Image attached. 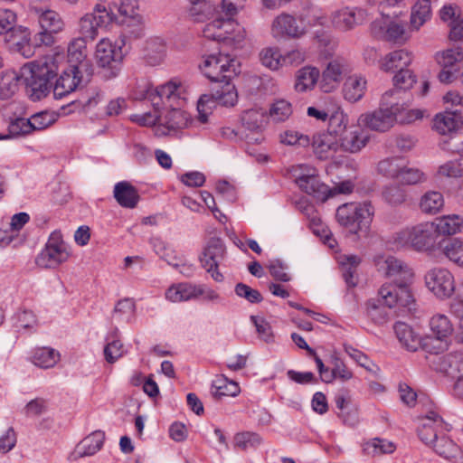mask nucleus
<instances>
[{
  "label": "nucleus",
  "instance_id": "f257e3e1",
  "mask_svg": "<svg viewBox=\"0 0 463 463\" xmlns=\"http://www.w3.org/2000/svg\"><path fill=\"white\" fill-rule=\"evenodd\" d=\"M377 270L391 279L379 289V296L384 304L392 308L397 305L411 309L414 299L410 288L413 281L412 269L394 256L378 257L375 260Z\"/></svg>",
  "mask_w": 463,
  "mask_h": 463
},
{
  "label": "nucleus",
  "instance_id": "f03ea898",
  "mask_svg": "<svg viewBox=\"0 0 463 463\" xmlns=\"http://www.w3.org/2000/svg\"><path fill=\"white\" fill-rule=\"evenodd\" d=\"M397 90H389L385 91L381 99L379 109L370 113L363 114L360 121L368 128L373 131L385 132L391 129L395 122L411 123L423 117L420 109H410L406 111L408 104L404 101L393 100V95L397 94Z\"/></svg>",
  "mask_w": 463,
  "mask_h": 463
},
{
  "label": "nucleus",
  "instance_id": "7ed1b4c3",
  "mask_svg": "<svg viewBox=\"0 0 463 463\" xmlns=\"http://www.w3.org/2000/svg\"><path fill=\"white\" fill-rule=\"evenodd\" d=\"M445 238H439L432 222H420L407 227L393 236V242L397 247H411L417 251L427 252L431 255L439 254L441 244Z\"/></svg>",
  "mask_w": 463,
  "mask_h": 463
},
{
  "label": "nucleus",
  "instance_id": "20e7f679",
  "mask_svg": "<svg viewBox=\"0 0 463 463\" xmlns=\"http://www.w3.org/2000/svg\"><path fill=\"white\" fill-rule=\"evenodd\" d=\"M110 22L114 21L122 27V43L126 40L138 39L145 35V24L139 12L138 0H118L109 6L108 11Z\"/></svg>",
  "mask_w": 463,
  "mask_h": 463
},
{
  "label": "nucleus",
  "instance_id": "39448f33",
  "mask_svg": "<svg viewBox=\"0 0 463 463\" xmlns=\"http://www.w3.org/2000/svg\"><path fill=\"white\" fill-rule=\"evenodd\" d=\"M56 75V65L51 61H36L24 65L21 78L25 84L29 98L37 101L50 92L51 80Z\"/></svg>",
  "mask_w": 463,
  "mask_h": 463
},
{
  "label": "nucleus",
  "instance_id": "423d86ee",
  "mask_svg": "<svg viewBox=\"0 0 463 463\" xmlns=\"http://www.w3.org/2000/svg\"><path fill=\"white\" fill-rule=\"evenodd\" d=\"M373 216L374 207L370 201L344 203L337 208L335 213L338 223L354 234L366 232Z\"/></svg>",
  "mask_w": 463,
  "mask_h": 463
},
{
  "label": "nucleus",
  "instance_id": "0eeeda50",
  "mask_svg": "<svg viewBox=\"0 0 463 463\" xmlns=\"http://www.w3.org/2000/svg\"><path fill=\"white\" fill-rule=\"evenodd\" d=\"M203 35L206 39L237 48L244 41L246 32L233 18L227 16L215 18L206 24L203 29Z\"/></svg>",
  "mask_w": 463,
  "mask_h": 463
},
{
  "label": "nucleus",
  "instance_id": "6e6552de",
  "mask_svg": "<svg viewBox=\"0 0 463 463\" xmlns=\"http://www.w3.org/2000/svg\"><path fill=\"white\" fill-rule=\"evenodd\" d=\"M200 69L213 82L231 80L241 71L240 63L236 59L221 52L203 56Z\"/></svg>",
  "mask_w": 463,
  "mask_h": 463
},
{
  "label": "nucleus",
  "instance_id": "1a4fd4ad",
  "mask_svg": "<svg viewBox=\"0 0 463 463\" xmlns=\"http://www.w3.org/2000/svg\"><path fill=\"white\" fill-rule=\"evenodd\" d=\"M179 84L169 81L164 85L153 89L148 83H145L140 90L136 91V99H149L153 107L158 110L162 107H173L177 105L179 94L177 93Z\"/></svg>",
  "mask_w": 463,
  "mask_h": 463
},
{
  "label": "nucleus",
  "instance_id": "9d476101",
  "mask_svg": "<svg viewBox=\"0 0 463 463\" xmlns=\"http://www.w3.org/2000/svg\"><path fill=\"white\" fill-rule=\"evenodd\" d=\"M70 252L61 234L54 232L51 234L44 249L36 258V264L44 269H55L68 260Z\"/></svg>",
  "mask_w": 463,
  "mask_h": 463
},
{
  "label": "nucleus",
  "instance_id": "9b49d317",
  "mask_svg": "<svg viewBox=\"0 0 463 463\" xmlns=\"http://www.w3.org/2000/svg\"><path fill=\"white\" fill-rule=\"evenodd\" d=\"M371 32L377 39L400 44H404L411 37V31L406 29L405 22L389 18L373 21L371 24Z\"/></svg>",
  "mask_w": 463,
  "mask_h": 463
},
{
  "label": "nucleus",
  "instance_id": "f8f14e48",
  "mask_svg": "<svg viewBox=\"0 0 463 463\" xmlns=\"http://www.w3.org/2000/svg\"><path fill=\"white\" fill-rule=\"evenodd\" d=\"M295 182L307 194L317 200L326 201L330 194L326 184L320 182L315 168L308 165H299L295 170Z\"/></svg>",
  "mask_w": 463,
  "mask_h": 463
},
{
  "label": "nucleus",
  "instance_id": "ddd939ff",
  "mask_svg": "<svg viewBox=\"0 0 463 463\" xmlns=\"http://www.w3.org/2000/svg\"><path fill=\"white\" fill-rule=\"evenodd\" d=\"M270 31L276 39H299L307 33V27L295 16L282 13L272 21Z\"/></svg>",
  "mask_w": 463,
  "mask_h": 463
},
{
  "label": "nucleus",
  "instance_id": "4468645a",
  "mask_svg": "<svg viewBox=\"0 0 463 463\" xmlns=\"http://www.w3.org/2000/svg\"><path fill=\"white\" fill-rule=\"evenodd\" d=\"M110 22L106 6L97 4L93 13L87 14L80 20V37L87 42L94 41L99 35V30Z\"/></svg>",
  "mask_w": 463,
  "mask_h": 463
},
{
  "label": "nucleus",
  "instance_id": "2eb2a0df",
  "mask_svg": "<svg viewBox=\"0 0 463 463\" xmlns=\"http://www.w3.org/2000/svg\"><path fill=\"white\" fill-rule=\"evenodd\" d=\"M224 255L225 247L222 241L218 238H211L200 256L202 267L218 282L223 279L222 274L218 271V265Z\"/></svg>",
  "mask_w": 463,
  "mask_h": 463
},
{
  "label": "nucleus",
  "instance_id": "dca6fc26",
  "mask_svg": "<svg viewBox=\"0 0 463 463\" xmlns=\"http://www.w3.org/2000/svg\"><path fill=\"white\" fill-rule=\"evenodd\" d=\"M425 282L428 288L441 299L450 298L455 291L454 277L446 269H430L425 275Z\"/></svg>",
  "mask_w": 463,
  "mask_h": 463
},
{
  "label": "nucleus",
  "instance_id": "f3484780",
  "mask_svg": "<svg viewBox=\"0 0 463 463\" xmlns=\"http://www.w3.org/2000/svg\"><path fill=\"white\" fill-rule=\"evenodd\" d=\"M367 11L361 7H342L331 14L330 19L334 28L342 32L354 30L367 19Z\"/></svg>",
  "mask_w": 463,
  "mask_h": 463
},
{
  "label": "nucleus",
  "instance_id": "a211bd4d",
  "mask_svg": "<svg viewBox=\"0 0 463 463\" xmlns=\"http://www.w3.org/2000/svg\"><path fill=\"white\" fill-rule=\"evenodd\" d=\"M267 111L263 109H250L242 112L241 121L246 130L257 135V137L246 136L248 142L260 143L263 140L260 132L267 123Z\"/></svg>",
  "mask_w": 463,
  "mask_h": 463
},
{
  "label": "nucleus",
  "instance_id": "6ab92c4d",
  "mask_svg": "<svg viewBox=\"0 0 463 463\" xmlns=\"http://www.w3.org/2000/svg\"><path fill=\"white\" fill-rule=\"evenodd\" d=\"M80 67L71 65L63 71L55 81L53 95L56 99H61L74 91L81 83Z\"/></svg>",
  "mask_w": 463,
  "mask_h": 463
},
{
  "label": "nucleus",
  "instance_id": "aec40b11",
  "mask_svg": "<svg viewBox=\"0 0 463 463\" xmlns=\"http://www.w3.org/2000/svg\"><path fill=\"white\" fill-rule=\"evenodd\" d=\"M369 138V134L360 126L351 125L336 142L344 151L357 153L367 145Z\"/></svg>",
  "mask_w": 463,
  "mask_h": 463
},
{
  "label": "nucleus",
  "instance_id": "412c9836",
  "mask_svg": "<svg viewBox=\"0 0 463 463\" xmlns=\"http://www.w3.org/2000/svg\"><path fill=\"white\" fill-rule=\"evenodd\" d=\"M444 430V421L436 412L430 411L423 419V422L418 429L420 439L428 446L437 441L438 437L442 434Z\"/></svg>",
  "mask_w": 463,
  "mask_h": 463
},
{
  "label": "nucleus",
  "instance_id": "4be33fe9",
  "mask_svg": "<svg viewBox=\"0 0 463 463\" xmlns=\"http://www.w3.org/2000/svg\"><path fill=\"white\" fill-rule=\"evenodd\" d=\"M412 60L413 53L411 52L406 49L394 50L380 60V69L386 72L406 70Z\"/></svg>",
  "mask_w": 463,
  "mask_h": 463
},
{
  "label": "nucleus",
  "instance_id": "5701e85b",
  "mask_svg": "<svg viewBox=\"0 0 463 463\" xmlns=\"http://www.w3.org/2000/svg\"><path fill=\"white\" fill-rule=\"evenodd\" d=\"M96 59L102 67L111 66L113 62H119L122 60L120 47L112 44L111 42L102 39L96 47Z\"/></svg>",
  "mask_w": 463,
  "mask_h": 463
},
{
  "label": "nucleus",
  "instance_id": "b1692460",
  "mask_svg": "<svg viewBox=\"0 0 463 463\" xmlns=\"http://www.w3.org/2000/svg\"><path fill=\"white\" fill-rule=\"evenodd\" d=\"M114 197L120 206L128 209L135 208L139 201L137 188L127 181L115 184Z\"/></svg>",
  "mask_w": 463,
  "mask_h": 463
},
{
  "label": "nucleus",
  "instance_id": "393cba45",
  "mask_svg": "<svg viewBox=\"0 0 463 463\" xmlns=\"http://www.w3.org/2000/svg\"><path fill=\"white\" fill-rule=\"evenodd\" d=\"M439 238H450L460 232L463 225V218L458 214L443 215L433 222Z\"/></svg>",
  "mask_w": 463,
  "mask_h": 463
},
{
  "label": "nucleus",
  "instance_id": "a878e982",
  "mask_svg": "<svg viewBox=\"0 0 463 463\" xmlns=\"http://www.w3.org/2000/svg\"><path fill=\"white\" fill-rule=\"evenodd\" d=\"M203 293L201 287L190 283H179L171 286L165 291V298L172 302L187 301Z\"/></svg>",
  "mask_w": 463,
  "mask_h": 463
},
{
  "label": "nucleus",
  "instance_id": "bb28decb",
  "mask_svg": "<svg viewBox=\"0 0 463 463\" xmlns=\"http://www.w3.org/2000/svg\"><path fill=\"white\" fill-rule=\"evenodd\" d=\"M394 332L399 342L411 352H415L420 346V337L415 334L411 326L404 322H396Z\"/></svg>",
  "mask_w": 463,
  "mask_h": 463
},
{
  "label": "nucleus",
  "instance_id": "cd10ccee",
  "mask_svg": "<svg viewBox=\"0 0 463 463\" xmlns=\"http://www.w3.org/2000/svg\"><path fill=\"white\" fill-rule=\"evenodd\" d=\"M430 0H418L411 8L410 17V31H419L430 19Z\"/></svg>",
  "mask_w": 463,
  "mask_h": 463
},
{
  "label": "nucleus",
  "instance_id": "c85d7f7f",
  "mask_svg": "<svg viewBox=\"0 0 463 463\" xmlns=\"http://www.w3.org/2000/svg\"><path fill=\"white\" fill-rule=\"evenodd\" d=\"M157 119L159 124L168 130L176 131L187 126L189 118L184 111L173 108L165 114L158 115Z\"/></svg>",
  "mask_w": 463,
  "mask_h": 463
},
{
  "label": "nucleus",
  "instance_id": "c756f323",
  "mask_svg": "<svg viewBox=\"0 0 463 463\" xmlns=\"http://www.w3.org/2000/svg\"><path fill=\"white\" fill-rule=\"evenodd\" d=\"M105 433L101 430H95L85 437L76 447L80 457L92 456L103 446Z\"/></svg>",
  "mask_w": 463,
  "mask_h": 463
},
{
  "label": "nucleus",
  "instance_id": "7c9ffc66",
  "mask_svg": "<svg viewBox=\"0 0 463 463\" xmlns=\"http://www.w3.org/2000/svg\"><path fill=\"white\" fill-rule=\"evenodd\" d=\"M222 85L220 89H216L213 93L209 94L212 97V104H219L225 107H232L236 104L238 99L235 86L231 83V80L222 82Z\"/></svg>",
  "mask_w": 463,
  "mask_h": 463
},
{
  "label": "nucleus",
  "instance_id": "2f4dec72",
  "mask_svg": "<svg viewBox=\"0 0 463 463\" xmlns=\"http://www.w3.org/2000/svg\"><path fill=\"white\" fill-rule=\"evenodd\" d=\"M366 80L361 76L354 75L346 79L343 86L344 97L350 102L361 99L366 90Z\"/></svg>",
  "mask_w": 463,
  "mask_h": 463
},
{
  "label": "nucleus",
  "instance_id": "473e14b6",
  "mask_svg": "<svg viewBox=\"0 0 463 463\" xmlns=\"http://www.w3.org/2000/svg\"><path fill=\"white\" fill-rule=\"evenodd\" d=\"M420 210L425 214L434 215L444 207V197L440 192L428 191L423 194L419 203Z\"/></svg>",
  "mask_w": 463,
  "mask_h": 463
},
{
  "label": "nucleus",
  "instance_id": "72a5a7b5",
  "mask_svg": "<svg viewBox=\"0 0 463 463\" xmlns=\"http://www.w3.org/2000/svg\"><path fill=\"white\" fill-rule=\"evenodd\" d=\"M462 123L460 114L446 110L439 114L434 119V128L441 135L455 131Z\"/></svg>",
  "mask_w": 463,
  "mask_h": 463
},
{
  "label": "nucleus",
  "instance_id": "f704fd0d",
  "mask_svg": "<svg viewBox=\"0 0 463 463\" xmlns=\"http://www.w3.org/2000/svg\"><path fill=\"white\" fill-rule=\"evenodd\" d=\"M439 254H443L449 260L463 267V239L458 237L445 238Z\"/></svg>",
  "mask_w": 463,
  "mask_h": 463
},
{
  "label": "nucleus",
  "instance_id": "c9c22d12",
  "mask_svg": "<svg viewBox=\"0 0 463 463\" xmlns=\"http://www.w3.org/2000/svg\"><path fill=\"white\" fill-rule=\"evenodd\" d=\"M431 447L436 453L447 459L457 460L461 458L460 448L445 435L440 434Z\"/></svg>",
  "mask_w": 463,
  "mask_h": 463
},
{
  "label": "nucleus",
  "instance_id": "e433bc0d",
  "mask_svg": "<svg viewBox=\"0 0 463 463\" xmlns=\"http://www.w3.org/2000/svg\"><path fill=\"white\" fill-rule=\"evenodd\" d=\"M437 370L453 375L463 370V354L461 353H449L438 357Z\"/></svg>",
  "mask_w": 463,
  "mask_h": 463
},
{
  "label": "nucleus",
  "instance_id": "4c0bfd02",
  "mask_svg": "<svg viewBox=\"0 0 463 463\" xmlns=\"http://www.w3.org/2000/svg\"><path fill=\"white\" fill-rule=\"evenodd\" d=\"M416 75L409 69L397 71L392 79L394 87L392 90H397L398 93L393 95L392 99L401 102L402 94L411 89L416 83Z\"/></svg>",
  "mask_w": 463,
  "mask_h": 463
},
{
  "label": "nucleus",
  "instance_id": "58836bf2",
  "mask_svg": "<svg viewBox=\"0 0 463 463\" xmlns=\"http://www.w3.org/2000/svg\"><path fill=\"white\" fill-rule=\"evenodd\" d=\"M211 392L215 399H221L222 396L234 397L240 392V387L236 382L222 375L213 382Z\"/></svg>",
  "mask_w": 463,
  "mask_h": 463
},
{
  "label": "nucleus",
  "instance_id": "ea45409f",
  "mask_svg": "<svg viewBox=\"0 0 463 463\" xmlns=\"http://www.w3.org/2000/svg\"><path fill=\"white\" fill-rule=\"evenodd\" d=\"M22 80L14 71H6L0 75V99H8L18 90V84Z\"/></svg>",
  "mask_w": 463,
  "mask_h": 463
},
{
  "label": "nucleus",
  "instance_id": "a19ab883",
  "mask_svg": "<svg viewBox=\"0 0 463 463\" xmlns=\"http://www.w3.org/2000/svg\"><path fill=\"white\" fill-rule=\"evenodd\" d=\"M319 71L313 67H304L298 71L295 89L303 92L312 89L317 81Z\"/></svg>",
  "mask_w": 463,
  "mask_h": 463
},
{
  "label": "nucleus",
  "instance_id": "79ce46f5",
  "mask_svg": "<svg viewBox=\"0 0 463 463\" xmlns=\"http://www.w3.org/2000/svg\"><path fill=\"white\" fill-rule=\"evenodd\" d=\"M383 200L391 206H399L407 200V192L397 184L385 185L382 190Z\"/></svg>",
  "mask_w": 463,
  "mask_h": 463
},
{
  "label": "nucleus",
  "instance_id": "37998d69",
  "mask_svg": "<svg viewBox=\"0 0 463 463\" xmlns=\"http://www.w3.org/2000/svg\"><path fill=\"white\" fill-rule=\"evenodd\" d=\"M385 307L386 305L381 297L377 300L370 299L366 303L367 316L375 325L381 326L388 322L389 316ZM387 307H389L387 306Z\"/></svg>",
  "mask_w": 463,
  "mask_h": 463
},
{
  "label": "nucleus",
  "instance_id": "c03bdc74",
  "mask_svg": "<svg viewBox=\"0 0 463 463\" xmlns=\"http://www.w3.org/2000/svg\"><path fill=\"white\" fill-rule=\"evenodd\" d=\"M430 326L432 333L436 335L437 341H442L450 335L453 332V326L448 317L441 314L434 315Z\"/></svg>",
  "mask_w": 463,
  "mask_h": 463
},
{
  "label": "nucleus",
  "instance_id": "a18cd8bd",
  "mask_svg": "<svg viewBox=\"0 0 463 463\" xmlns=\"http://www.w3.org/2000/svg\"><path fill=\"white\" fill-rule=\"evenodd\" d=\"M435 60L444 69H456L457 63L463 61V50L461 47H456L438 52Z\"/></svg>",
  "mask_w": 463,
  "mask_h": 463
},
{
  "label": "nucleus",
  "instance_id": "49530a36",
  "mask_svg": "<svg viewBox=\"0 0 463 463\" xmlns=\"http://www.w3.org/2000/svg\"><path fill=\"white\" fill-rule=\"evenodd\" d=\"M32 360L39 367L51 368L58 362L59 354L54 349L42 347L34 351Z\"/></svg>",
  "mask_w": 463,
  "mask_h": 463
},
{
  "label": "nucleus",
  "instance_id": "de8ad7c7",
  "mask_svg": "<svg viewBox=\"0 0 463 463\" xmlns=\"http://www.w3.org/2000/svg\"><path fill=\"white\" fill-rule=\"evenodd\" d=\"M336 408L340 411L338 415L342 418L345 424L349 426H354L358 423V415L356 410L350 409V402L346 400L343 395H337L335 397Z\"/></svg>",
  "mask_w": 463,
  "mask_h": 463
},
{
  "label": "nucleus",
  "instance_id": "09e8293b",
  "mask_svg": "<svg viewBox=\"0 0 463 463\" xmlns=\"http://www.w3.org/2000/svg\"><path fill=\"white\" fill-rule=\"evenodd\" d=\"M348 128V118L343 111L337 110L328 118V133L335 136L336 139L339 138Z\"/></svg>",
  "mask_w": 463,
  "mask_h": 463
},
{
  "label": "nucleus",
  "instance_id": "8fccbe9b",
  "mask_svg": "<svg viewBox=\"0 0 463 463\" xmlns=\"http://www.w3.org/2000/svg\"><path fill=\"white\" fill-rule=\"evenodd\" d=\"M41 29L59 33L63 28V22L58 13L53 10H45L39 15Z\"/></svg>",
  "mask_w": 463,
  "mask_h": 463
},
{
  "label": "nucleus",
  "instance_id": "3c124183",
  "mask_svg": "<svg viewBox=\"0 0 463 463\" xmlns=\"http://www.w3.org/2000/svg\"><path fill=\"white\" fill-rule=\"evenodd\" d=\"M395 449L396 447L392 442L379 438H374L364 444V450L372 456L392 453Z\"/></svg>",
  "mask_w": 463,
  "mask_h": 463
},
{
  "label": "nucleus",
  "instance_id": "603ef678",
  "mask_svg": "<svg viewBox=\"0 0 463 463\" xmlns=\"http://www.w3.org/2000/svg\"><path fill=\"white\" fill-rule=\"evenodd\" d=\"M398 179L404 184L414 185L425 183L428 177L427 175L420 168L402 165Z\"/></svg>",
  "mask_w": 463,
  "mask_h": 463
},
{
  "label": "nucleus",
  "instance_id": "864d4df0",
  "mask_svg": "<svg viewBox=\"0 0 463 463\" xmlns=\"http://www.w3.org/2000/svg\"><path fill=\"white\" fill-rule=\"evenodd\" d=\"M156 253L163 260H165L169 265L178 267L181 264L179 260L174 253V251L168 248L166 243L159 238H154L151 241Z\"/></svg>",
  "mask_w": 463,
  "mask_h": 463
},
{
  "label": "nucleus",
  "instance_id": "5fc2aeb1",
  "mask_svg": "<svg viewBox=\"0 0 463 463\" xmlns=\"http://www.w3.org/2000/svg\"><path fill=\"white\" fill-rule=\"evenodd\" d=\"M104 100V93L98 90L88 91L81 99L72 101V104H78L84 111L89 112L98 108L99 103Z\"/></svg>",
  "mask_w": 463,
  "mask_h": 463
},
{
  "label": "nucleus",
  "instance_id": "6e6d98bb",
  "mask_svg": "<svg viewBox=\"0 0 463 463\" xmlns=\"http://www.w3.org/2000/svg\"><path fill=\"white\" fill-rule=\"evenodd\" d=\"M260 59L265 67L270 70H278L283 66V55L277 48H266L260 53Z\"/></svg>",
  "mask_w": 463,
  "mask_h": 463
},
{
  "label": "nucleus",
  "instance_id": "4d7b16f0",
  "mask_svg": "<svg viewBox=\"0 0 463 463\" xmlns=\"http://www.w3.org/2000/svg\"><path fill=\"white\" fill-rule=\"evenodd\" d=\"M262 442L261 437L256 433L251 431H243L237 433L234 436V445L235 447L246 450L250 448H256L260 445Z\"/></svg>",
  "mask_w": 463,
  "mask_h": 463
},
{
  "label": "nucleus",
  "instance_id": "13d9d810",
  "mask_svg": "<svg viewBox=\"0 0 463 463\" xmlns=\"http://www.w3.org/2000/svg\"><path fill=\"white\" fill-rule=\"evenodd\" d=\"M291 114V104L285 99L276 100L269 109V117L276 122H283L287 120Z\"/></svg>",
  "mask_w": 463,
  "mask_h": 463
},
{
  "label": "nucleus",
  "instance_id": "bf43d9fd",
  "mask_svg": "<svg viewBox=\"0 0 463 463\" xmlns=\"http://www.w3.org/2000/svg\"><path fill=\"white\" fill-rule=\"evenodd\" d=\"M402 165L399 158H386L379 162L377 169L378 172L392 179H398Z\"/></svg>",
  "mask_w": 463,
  "mask_h": 463
},
{
  "label": "nucleus",
  "instance_id": "052dcab7",
  "mask_svg": "<svg viewBox=\"0 0 463 463\" xmlns=\"http://www.w3.org/2000/svg\"><path fill=\"white\" fill-rule=\"evenodd\" d=\"M16 14L9 9H0V34L19 31L15 28Z\"/></svg>",
  "mask_w": 463,
  "mask_h": 463
},
{
  "label": "nucleus",
  "instance_id": "680f3d73",
  "mask_svg": "<svg viewBox=\"0 0 463 463\" xmlns=\"http://www.w3.org/2000/svg\"><path fill=\"white\" fill-rule=\"evenodd\" d=\"M40 116H33L30 119L17 118L13 124V128H19L23 134H28L32 130L44 129L45 124L39 122Z\"/></svg>",
  "mask_w": 463,
  "mask_h": 463
},
{
  "label": "nucleus",
  "instance_id": "e2e57ef3",
  "mask_svg": "<svg viewBox=\"0 0 463 463\" xmlns=\"http://www.w3.org/2000/svg\"><path fill=\"white\" fill-rule=\"evenodd\" d=\"M125 353L124 345L119 340L113 339L104 347V356L108 363L113 364Z\"/></svg>",
  "mask_w": 463,
  "mask_h": 463
},
{
  "label": "nucleus",
  "instance_id": "0e129e2a",
  "mask_svg": "<svg viewBox=\"0 0 463 463\" xmlns=\"http://www.w3.org/2000/svg\"><path fill=\"white\" fill-rule=\"evenodd\" d=\"M126 108V100L121 98L112 99L105 107L99 108L97 116L99 118L117 116Z\"/></svg>",
  "mask_w": 463,
  "mask_h": 463
},
{
  "label": "nucleus",
  "instance_id": "69168bd1",
  "mask_svg": "<svg viewBox=\"0 0 463 463\" xmlns=\"http://www.w3.org/2000/svg\"><path fill=\"white\" fill-rule=\"evenodd\" d=\"M280 141L283 144L300 146H307L310 144V138L307 135H303L294 130H287L280 135Z\"/></svg>",
  "mask_w": 463,
  "mask_h": 463
},
{
  "label": "nucleus",
  "instance_id": "338daca9",
  "mask_svg": "<svg viewBox=\"0 0 463 463\" xmlns=\"http://www.w3.org/2000/svg\"><path fill=\"white\" fill-rule=\"evenodd\" d=\"M87 41L81 37L74 39L68 46V55L71 61H81L85 58Z\"/></svg>",
  "mask_w": 463,
  "mask_h": 463
},
{
  "label": "nucleus",
  "instance_id": "774afa93",
  "mask_svg": "<svg viewBox=\"0 0 463 463\" xmlns=\"http://www.w3.org/2000/svg\"><path fill=\"white\" fill-rule=\"evenodd\" d=\"M444 103L446 104V110L455 111L460 114L463 109V96L457 90H450L443 97Z\"/></svg>",
  "mask_w": 463,
  "mask_h": 463
}]
</instances>
